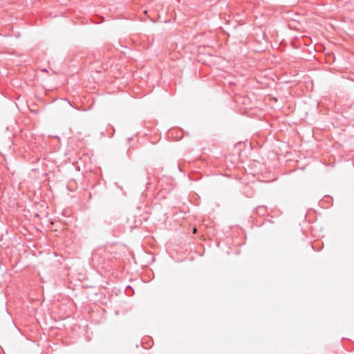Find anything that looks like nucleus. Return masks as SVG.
<instances>
[{"label":"nucleus","mask_w":354,"mask_h":354,"mask_svg":"<svg viewBox=\"0 0 354 354\" xmlns=\"http://www.w3.org/2000/svg\"><path fill=\"white\" fill-rule=\"evenodd\" d=\"M196 232H197L196 228H194L193 229V233L195 234V233H196Z\"/></svg>","instance_id":"obj_4"},{"label":"nucleus","mask_w":354,"mask_h":354,"mask_svg":"<svg viewBox=\"0 0 354 354\" xmlns=\"http://www.w3.org/2000/svg\"><path fill=\"white\" fill-rule=\"evenodd\" d=\"M257 212L259 214H265L266 212V207L264 206H259L257 208Z\"/></svg>","instance_id":"obj_2"},{"label":"nucleus","mask_w":354,"mask_h":354,"mask_svg":"<svg viewBox=\"0 0 354 354\" xmlns=\"http://www.w3.org/2000/svg\"><path fill=\"white\" fill-rule=\"evenodd\" d=\"M109 248H100L95 250L93 254V261H96L98 263H103L106 261L111 260V251Z\"/></svg>","instance_id":"obj_1"},{"label":"nucleus","mask_w":354,"mask_h":354,"mask_svg":"<svg viewBox=\"0 0 354 354\" xmlns=\"http://www.w3.org/2000/svg\"><path fill=\"white\" fill-rule=\"evenodd\" d=\"M342 77H343L344 78H346V79H348V80H353L350 76H347V75H346V72H344V73H343Z\"/></svg>","instance_id":"obj_3"}]
</instances>
